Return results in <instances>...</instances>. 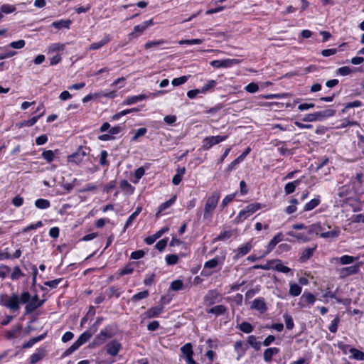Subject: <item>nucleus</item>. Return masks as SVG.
<instances>
[{"instance_id":"obj_8","label":"nucleus","mask_w":364,"mask_h":364,"mask_svg":"<svg viewBox=\"0 0 364 364\" xmlns=\"http://www.w3.org/2000/svg\"><path fill=\"white\" fill-rule=\"evenodd\" d=\"M43 303V301L39 300L38 295L36 294L33 296H31L29 303L27 304L25 307L26 313L29 314L34 311L36 309L40 307Z\"/></svg>"},{"instance_id":"obj_32","label":"nucleus","mask_w":364,"mask_h":364,"mask_svg":"<svg viewBox=\"0 0 364 364\" xmlns=\"http://www.w3.org/2000/svg\"><path fill=\"white\" fill-rule=\"evenodd\" d=\"M338 259L340 261L341 264L345 265L353 263L358 259V257H354L350 255H343L340 258H338Z\"/></svg>"},{"instance_id":"obj_31","label":"nucleus","mask_w":364,"mask_h":364,"mask_svg":"<svg viewBox=\"0 0 364 364\" xmlns=\"http://www.w3.org/2000/svg\"><path fill=\"white\" fill-rule=\"evenodd\" d=\"M277 259H272L268 260L266 264H256L252 267L253 269H261L264 270H269L273 269L274 266L272 264H274L276 263Z\"/></svg>"},{"instance_id":"obj_2","label":"nucleus","mask_w":364,"mask_h":364,"mask_svg":"<svg viewBox=\"0 0 364 364\" xmlns=\"http://www.w3.org/2000/svg\"><path fill=\"white\" fill-rule=\"evenodd\" d=\"M0 304L14 312L18 311L20 309L18 296L16 294H13L11 296L1 295L0 297Z\"/></svg>"},{"instance_id":"obj_14","label":"nucleus","mask_w":364,"mask_h":364,"mask_svg":"<svg viewBox=\"0 0 364 364\" xmlns=\"http://www.w3.org/2000/svg\"><path fill=\"white\" fill-rule=\"evenodd\" d=\"M279 351L280 350L276 347L267 348L263 353L264 360L266 363H270L272 360V357L277 355Z\"/></svg>"},{"instance_id":"obj_7","label":"nucleus","mask_w":364,"mask_h":364,"mask_svg":"<svg viewBox=\"0 0 364 364\" xmlns=\"http://www.w3.org/2000/svg\"><path fill=\"white\" fill-rule=\"evenodd\" d=\"M87 151H89V149L87 147H79L75 153L68 156V161L76 164L80 163L82 158L87 154Z\"/></svg>"},{"instance_id":"obj_33","label":"nucleus","mask_w":364,"mask_h":364,"mask_svg":"<svg viewBox=\"0 0 364 364\" xmlns=\"http://www.w3.org/2000/svg\"><path fill=\"white\" fill-rule=\"evenodd\" d=\"M356 68H351L348 66H343L341 67L337 70V74L342 75V76H346L348 75H350V73L355 72Z\"/></svg>"},{"instance_id":"obj_45","label":"nucleus","mask_w":364,"mask_h":364,"mask_svg":"<svg viewBox=\"0 0 364 364\" xmlns=\"http://www.w3.org/2000/svg\"><path fill=\"white\" fill-rule=\"evenodd\" d=\"M24 276V274L21 272V269L19 268V267L18 266H16L14 267V269H13V272L11 274V279L12 280H17L19 278H21V277H23Z\"/></svg>"},{"instance_id":"obj_61","label":"nucleus","mask_w":364,"mask_h":364,"mask_svg":"<svg viewBox=\"0 0 364 364\" xmlns=\"http://www.w3.org/2000/svg\"><path fill=\"white\" fill-rule=\"evenodd\" d=\"M26 42L24 40H18L17 41L11 42L9 46L14 49H21L25 46Z\"/></svg>"},{"instance_id":"obj_43","label":"nucleus","mask_w":364,"mask_h":364,"mask_svg":"<svg viewBox=\"0 0 364 364\" xmlns=\"http://www.w3.org/2000/svg\"><path fill=\"white\" fill-rule=\"evenodd\" d=\"M149 296V291L148 290H144V291H140L136 294H134L132 297V301L133 302H136L141 299H145L146 298L147 296Z\"/></svg>"},{"instance_id":"obj_15","label":"nucleus","mask_w":364,"mask_h":364,"mask_svg":"<svg viewBox=\"0 0 364 364\" xmlns=\"http://www.w3.org/2000/svg\"><path fill=\"white\" fill-rule=\"evenodd\" d=\"M46 354V350L45 348H41L37 349V350L33 353L30 357V363L31 364H35L37 362L40 361L43 359Z\"/></svg>"},{"instance_id":"obj_4","label":"nucleus","mask_w":364,"mask_h":364,"mask_svg":"<svg viewBox=\"0 0 364 364\" xmlns=\"http://www.w3.org/2000/svg\"><path fill=\"white\" fill-rule=\"evenodd\" d=\"M228 138L227 135L225 136H207L203 140L202 149L203 150H208L213 146L218 144Z\"/></svg>"},{"instance_id":"obj_9","label":"nucleus","mask_w":364,"mask_h":364,"mask_svg":"<svg viewBox=\"0 0 364 364\" xmlns=\"http://www.w3.org/2000/svg\"><path fill=\"white\" fill-rule=\"evenodd\" d=\"M164 297H162L161 299V304L160 305L155 307H151L146 311L145 315L146 318H151L156 317L164 311Z\"/></svg>"},{"instance_id":"obj_6","label":"nucleus","mask_w":364,"mask_h":364,"mask_svg":"<svg viewBox=\"0 0 364 364\" xmlns=\"http://www.w3.org/2000/svg\"><path fill=\"white\" fill-rule=\"evenodd\" d=\"M221 294L216 290H210L204 296V301L207 305H213L222 301Z\"/></svg>"},{"instance_id":"obj_41","label":"nucleus","mask_w":364,"mask_h":364,"mask_svg":"<svg viewBox=\"0 0 364 364\" xmlns=\"http://www.w3.org/2000/svg\"><path fill=\"white\" fill-rule=\"evenodd\" d=\"M283 317L284 319L286 328L289 330H291L294 326L292 316L288 314H284L283 315Z\"/></svg>"},{"instance_id":"obj_63","label":"nucleus","mask_w":364,"mask_h":364,"mask_svg":"<svg viewBox=\"0 0 364 364\" xmlns=\"http://www.w3.org/2000/svg\"><path fill=\"white\" fill-rule=\"evenodd\" d=\"M245 89L250 93H255L258 91L259 87L256 83L251 82L248 84Z\"/></svg>"},{"instance_id":"obj_1","label":"nucleus","mask_w":364,"mask_h":364,"mask_svg":"<svg viewBox=\"0 0 364 364\" xmlns=\"http://www.w3.org/2000/svg\"><path fill=\"white\" fill-rule=\"evenodd\" d=\"M220 193L218 192H213L206 200L205 207H204V213H203V218L207 220H210L213 210L217 207L220 199Z\"/></svg>"},{"instance_id":"obj_53","label":"nucleus","mask_w":364,"mask_h":364,"mask_svg":"<svg viewBox=\"0 0 364 364\" xmlns=\"http://www.w3.org/2000/svg\"><path fill=\"white\" fill-rule=\"evenodd\" d=\"M54 156L55 154L51 150H46L42 153V157L48 163H50L53 161Z\"/></svg>"},{"instance_id":"obj_12","label":"nucleus","mask_w":364,"mask_h":364,"mask_svg":"<svg viewBox=\"0 0 364 364\" xmlns=\"http://www.w3.org/2000/svg\"><path fill=\"white\" fill-rule=\"evenodd\" d=\"M335 113L336 111L334 109H327L323 111L313 113V116L315 118L314 121H321L323 119L333 116Z\"/></svg>"},{"instance_id":"obj_22","label":"nucleus","mask_w":364,"mask_h":364,"mask_svg":"<svg viewBox=\"0 0 364 364\" xmlns=\"http://www.w3.org/2000/svg\"><path fill=\"white\" fill-rule=\"evenodd\" d=\"M181 351L183 353L184 358L193 357V350L191 343H186L181 348Z\"/></svg>"},{"instance_id":"obj_34","label":"nucleus","mask_w":364,"mask_h":364,"mask_svg":"<svg viewBox=\"0 0 364 364\" xmlns=\"http://www.w3.org/2000/svg\"><path fill=\"white\" fill-rule=\"evenodd\" d=\"M319 203H320V199L318 198H314L304 205V210H305V211L311 210L314 208L318 206Z\"/></svg>"},{"instance_id":"obj_42","label":"nucleus","mask_w":364,"mask_h":364,"mask_svg":"<svg viewBox=\"0 0 364 364\" xmlns=\"http://www.w3.org/2000/svg\"><path fill=\"white\" fill-rule=\"evenodd\" d=\"M352 357L358 360H364V353L355 348L350 350Z\"/></svg>"},{"instance_id":"obj_56","label":"nucleus","mask_w":364,"mask_h":364,"mask_svg":"<svg viewBox=\"0 0 364 364\" xmlns=\"http://www.w3.org/2000/svg\"><path fill=\"white\" fill-rule=\"evenodd\" d=\"M289 236L295 237L298 240H302L304 242H306L309 240V238L304 233H295L294 232H289L287 233Z\"/></svg>"},{"instance_id":"obj_44","label":"nucleus","mask_w":364,"mask_h":364,"mask_svg":"<svg viewBox=\"0 0 364 364\" xmlns=\"http://www.w3.org/2000/svg\"><path fill=\"white\" fill-rule=\"evenodd\" d=\"M291 205L287 206L285 209V211L288 214H291L296 212V205L298 204V200L296 198H292L290 200Z\"/></svg>"},{"instance_id":"obj_13","label":"nucleus","mask_w":364,"mask_h":364,"mask_svg":"<svg viewBox=\"0 0 364 364\" xmlns=\"http://www.w3.org/2000/svg\"><path fill=\"white\" fill-rule=\"evenodd\" d=\"M121 348V344L117 341H112L106 346L107 353L112 356H115Z\"/></svg>"},{"instance_id":"obj_16","label":"nucleus","mask_w":364,"mask_h":364,"mask_svg":"<svg viewBox=\"0 0 364 364\" xmlns=\"http://www.w3.org/2000/svg\"><path fill=\"white\" fill-rule=\"evenodd\" d=\"M283 240V234L282 232L277 233L269 242L267 246V252L265 255L269 253L275 246L281 241Z\"/></svg>"},{"instance_id":"obj_23","label":"nucleus","mask_w":364,"mask_h":364,"mask_svg":"<svg viewBox=\"0 0 364 364\" xmlns=\"http://www.w3.org/2000/svg\"><path fill=\"white\" fill-rule=\"evenodd\" d=\"M227 311V308L223 305H217L208 310V313L220 316L224 314Z\"/></svg>"},{"instance_id":"obj_57","label":"nucleus","mask_w":364,"mask_h":364,"mask_svg":"<svg viewBox=\"0 0 364 364\" xmlns=\"http://www.w3.org/2000/svg\"><path fill=\"white\" fill-rule=\"evenodd\" d=\"M339 321L340 318L338 316L331 321V325L328 327V329L331 333H336L337 331Z\"/></svg>"},{"instance_id":"obj_5","label":"nucleus","mask_w":364,"mask_h":364,"mask_svg":"<svg viewBox=\"0 0 364 364\" xmlns=\"http://www.w3.org/2000/svg\"><path fill=\"white\" fill-rule=\"evenodd\" d=\"M239 59L215 60L210 62V65L215 68H229L240 63Z\"/></svg>"},{"instance_id":"obj_58","label":"nucleus","mask_w":364,"mask_h":364,"mask_svg":"<svg viewBox=\"0 0 364 364\" xmlns=\"http://www.w3.org/2000/svg\"><path fill=\"white\" fill-rule=\"evenodd\" d=\"M1 11L5 14H11L16 10V7L14 5L4 4L0 8Z\"/></svg>"},{"instance_id":"obj_49","label":"nucleus","mask_w":364,"mask_h":364,"mask_svg":"<svg viewBox=\"0 0 364 364\" xmlns=\"http://www.w3.org/2000/svg\"><path fill=\"white\" fill-rule=\"evenodd\" d=\"M44 114V111L42 112L38 116H34L32 118L28 119V120H26L23 122V124L25 125V126H27V127H31L33 125H34L36 122L38 121V119Z\"/></svg>"},{"instance_id":"obj_19","label":"nucleus","mask_w":364,"mask_h":364,"mask_svg":"<svg viewBox=\"0 0 364 364\" xmlns=\"http://www.w3.org/2000/svg\"><path fill=\"white\" fill-rule=\"evenodd\" d=\"M250 151V148L247 147L242 154H240L229 165V169H232L237 164L242 162L245 159V158L249 154Z\"/></svg>"},{"instance_id":"obj_25","label":"nucleus","mask_w":364,"mask_h":364,"mask_svg":"<svg viewBox=\"0 0 364 364\" xmlns=\"http://www.w3.org/2000/svg\"><path fill=\"white\" fill-rule=\"evenodd\" d=\"M273 269L285 274H287L291 272V269L282 264L281 260L279 259H277L276 263H274Z\"/></svg>"},{"instance_id":"obj_64","label":"nucleus","mask_w":364,"mask_h":364,"mask_svg":"<svg viewBox=\"0 0 364 364\" xmlns=\"http://www.w3.org/2000/svg\"><path fill=\"white\" fill-rule=\"evenodd\" d=\"M218 264V259L213 258L212 259L207 261L204 264V267L208 268V269H213V268H215Z\"/></svg>"},{"instance_id":"obj_55","label":"nucleus","mask_w":364,"mask_h":364,"mask_svg":"<svg viewBox=\"0 0 364 364\" xmlns=\"http://www.w3.org/2000/svg\"><path fill=\"white\" fill-rule=\"evenodd\" d=\"M31 299V294L28 291H23L18 297L19 304H28Z\"/></svg>"},{"instance_id":"obj_38","label":"nucleus","mask_w":364,"mask_h":364,"mask_svg":"<svg viewBox=\"0 0 364 364\" xmlns=\"http://www.w3.org/2000/svg\"><path fill=\"white\" fill-rule=\"evenodd\" d=\"M50 202L48 200L40 198L36 200L35 205L40 209H46L50 207Z\"/></svg>"},{"instance_id":"obj_20","label":"nucleus","mask_w":364,"mask_h":364,"mask_svg":"<svg viewBox=\"0 0 364 364\" xmlns=\"http://www.w3.org/2000/svg\"><path fill=\"white\" fill-rule=\"evenodd\" d=\"M300 180H295L287 183L284 186V192L287 195L291 194L295 191L296 188L300 184Z\"/></svg>"},{"instance_id":"obj_47","label":"nucleus","mask_w":364,"mask_h":364,"mask_svg":"<svg viewBox=\"0 0 364 364\" xmlns=\"http://www.w3.org/2000/svg\"><path fill=\"white\" fill-rule=\"evenodd\" d=\"M315 225V230H316V235H320L321 232H324L325 230H326L327 228H330V226L328 224L323 223L321 224V223H314Z\"/></svg>"},{"instance_id":"obj_21","label":"nucleus","mask_w":364,"mask_h":364,"mask_svg":"<svg viewBox=\"0 0 364 364\" xmlns=\"http://www.w3.org/2000/svg\"><path fill=\"white\" fill-rule=\"evenodd\" d=\"M340 235V230L338 227H336L332 230L324 231V232H321L320 234V237L323 238H333L337 237Z\"/></svg>"},{"instance_id":"obj_36","label":"nucleus","mask_w":364,"mask_h":364,"mask_svg":"<svg viewBox=\"0 0 364 364\" xmlns=\"http://www.w3.org/2000/svg\"><path fill=\"white\" fill-rule=\"evenodd\" d=\"M301 292V287L297 284H290L289 294L293 296H299Z\"/></svg>"},{"instance_id":"obj_51","label":"nucleus","mask_w":364,"mask_h":364,"mask_svg":"<svg viewBox=\"0 0 364 364\" xmlns=\"http://www.w3.org/2000/svg\"><path fill=\"white\" fill-rule=\"evenodd\" d=\"M217 82L214 80H209L205 85H204L201 90L202 93H205L207 91L213 89L216 85Z\"/></svg>"},{"instance_id":"obj_60","label":"nucleus","mask_w":364,"mask_h":364,"mask_svg":"<svg viewBox=\"0 0 364 364\" xmlns=\"http://www.w3.org/2000/svg\"><path fill=\"white\" fill-rule=\"evenodd\" d=\"M232 236V232L229 230H225L221 232L216 237L217 240H225L229 239Z\"/></svg>"},{"instance_id":"obj_27","label":"nucleus","mask_w":364,"mask_h":364,"mask_svg":"<svg viewBox=\"0 0 364 364\" xmlns=\"http://www.w3.org/2000/svg\"><path fill=\"white\" fill-rule=\"evenodd\" d=\"M70 24H71L70 20H60V21L53 22L52 26H53L55 28H57V29H60L62 28H69Z\"/></svg>"},{"instance_id":"obj_29","label":"nucleus","mask_w":364,"mask_h":364,"mask_svg":"<svg viewBox=\"0 0 364 364\" xmlns=\"http://www.w3.org/2000/svg\"><path fill=\"white\" fill-rule=\"evenodd\" d=\"M252 246L251 243L247 242L245 245L239 247L237 249V254L236 255L237 257H239L240 256H244L247 255L252 249Z\"/></svg>"},{"instance_id":"obj_50","label":"nucleus","mask_w":364,"mask_h":364,"mask_svg":"<svg viewBox=\"0 0 364 364\" xmlns=\"http://www.w3.org/2000/svg\"><path fill=\"white\" fill-rule=\"evenodd\" d=\"M301 299H304L306 303L311 305L314 304L316 301V298L314 294L306 292L303 294Z\"/></svg>"},{"instance_id":"obj_48","label":"nucleus","mask_w":364,"mask_h":364,"mask_svg":"<svg viewBox=\"0 0 364 364\" xmlns=\"http://www.w3.org/2000/svg\"><path fill=\"white\" fill-rule=\"evenodd\" d=\"M80 346L76 341H75L63 353V356H68L77 350Z\"/></svg>"},{"instance_id":"obj_46","label":"nucleus","mask_w":364,"mask_h":364,"mask_svg":"<svg viewBox=\"0 0 364 364\" xmlns=\"http://www.w3.org/2000/svg\"><path fill=\"white\" fill-rule=\"evenodd\" d=\"M239 328L240 331L246 333H250L253 331L252 326L250 323L246 321L241 323L239 326Z\"/></svg>"},{"instance_id":"obj_40","label":"nucleus","mask_w":364,"mask_h":364,"mask_svg":"<svg viewBox=\"0 0 364 364\" xmlns=\"http://www.w3.org/2000/svg\"><path fill=\"white\" fill-rule=\"evenodd\" d=\"M165 43H166V41L164 40V39H161V40H159V41H148V42H146L145 43L144 48L145 49H149V48H151L153 47H156V46H159L164 45Z\"/></svg>"},{"instance_id":"obj_11","label":"nucleus","mask_w":364,"mask_h":364,"mask_svg":"<svg viewBox=\"0 0 364 364\" xmlns=\"http://www.w3.org/2000/svg\"><path fill=\"white\" fill-rule=\"evenodd\" d=\"M360 265L355 264L339 269L340 277L344 278L349 275L357 274L359 272Z\"/></svg>"},{"instance_id":"obj_37","label":"nucleus","mask_w":364,"mask_h":364,"mask_svg":"<svg viewBox=\"0 0 364 364\" xmlns=\"http://www.w3.org/2000/svg\"><path fill=\"white\" fill-rule=\"evenodd\" d=\"M315 250H316V247H312V248L305 249L303 251L301 256V261L304 262V261L309 259L313 255Z\"/></svg>"},{"instance_id":"obj_35","label":"nucleus","mask_w":364,"mask_h":364,"mask_svg":"<svg viewBox=\"0 0 364 364\" xmlns=\"http://www.w3.org/2000/svg\"><path fill=\"white\" fill-rule=\"evenodd\" d=\"M92 335L91 333L88 331H85L79 336L77 340H76L75 341L77 343H79V345L81 346L82 344L86 343L92 337Z\"/></svg>"},{"instance_id":"obj_28","label":"nucleus","mask_w":364,"mask_h":364,"mask_svg":"<svg viewBox=\"0 0 364 364\" xmlns=\"http://www.w3.org/2000/svg\"><path fill=\"white\" fill-rule=\"evenodd\" d=\"M145 31L144 27L142 24L135 26L134 31L129 34V38L131 40L133 38H136L140 36Z\"/></svg>"},{"instance_id":"obj_26","label":"nucleus","mask_w":364,"mask_h":364,"mask_svg":"<svg viewBox=\"0 0 364 364\" xmlns=\"http://www.w3.org/2000/svg\"><path fill=\"white\" fill-rule=\"evenodd\" d=\"M186 168L184 167L180 168L177 169V173L173 176L172 178V183L174 185H178L181 180H182V176L185 173Z\"/></svg>"},{"instance_id":"obj_62","label":"nucleus","mask_w":364,"mask_h":364,"mask_svg":"<svg viewBox=\"0 0 364 364\" xmlns=\"http://www.w3.org/2000/svg\"><path fill=\"white\" fill-rule=\"evenodd\" d=\"M11 272V268L7 265H3L0 267V277L4 279L6 277L8 274Z\"/></svg>"},{"instance_id":"obj_3","label":"nucleus","mask_w":364,"mask_h":364,"mask_svg":"<svg viewBox=\"0 0 364 364\" xmlns=\"http://www.w3.org/2000/svg\"><path fill=\"white\" fill-rule=\"evenodd\" d=\"M264 205H262L259 203H252L246 206L243 210H240L235 221L236 223H241L255 213L257 210L261 209L264 207Z\"/></svg>"},{"instance_id":"obj_54","label":"nucleus","mask_w":364,"mask_h":364,"mask_svg":"<svg viewBox=\"0 0 364 364\" xmlns=\"http://www.w3.org/2000/svg\"><path fill=\"white\" fill-rule=\"evenodd\" d=\"M203 43V40L202 39H198V38H196V39H191V40H181L178 41V43L180 45H183V44H186V45H194V44H200Z\"/></svg>"},{"instance_id":"obj_18","label":"nucleus","mask_w":364,"mask_h":364,"mask_svg":"<svg viewBox=\"0 0 364 364\" xmlns=\"http://www.w3.org/2000/svg\"><path fill=\"white\" fill-rule=\"evenodd\" d=\"M146 98H147V96L146 95H139L129 97L122 102V105H130L134 104L139 101L145 100Z\"/></svg>"},{"instance_id":"obj_30","label":"nucleus","mask_w":364,"mask_h":364,"mask_svg":"<svg viewBox=\"0 0 364 364\" xmlns=\"http://www.w3.org/2000/svg\"><path fill=\"white\" fill-rule=\"evenodd\" d=\"M120 188L129 194H132L134 192V187H133L127 181L122 180L120 181L119 184Z\"/></svg>"},{"instance_id":"obj_52","label":"nucleus","mask_w":364,"mask_h":364,"mask_svg":"<svg viewBox=\"0 0 364 364\" xmlns=\"http://www.w3.org/2000/svg\"><path fill=\"white\" fill-rule=\"evenodd\" d=\"M188 80V76H181L180 77L174 78L171 81V84L173 86H179L181 85L184 84Z\"/></svg>"},{"instance_id":"obj_24","label":"nucleus","mask_w":364,"mask_h":364,"mask_svg":"<svg viewBox=\"0 0 364 364\" xmlns=\"http://www.w3.org/2000/svg\"><path fill=\"white\" fill-rule=\"evenodd\" d=\"M176 196H173L168 200L161 204L159 207V210H158V212L156 213V215L158 216L162 211H164V210H166V208H168L171 205H172L173 204V203L176 201Z\"/></svg>"},{"instance_id":"obj_17","label":"nucleus","mask_w":364,"mask_h":364,"mask_svg":"<svg viewBox=\"0 0 364 364\" xmlns=\"http://www.w3.org/2000/svg\"><path fill=\"white\" fill-rule=\"evenodd\" d=\"M110 41V37L109 35H106L104 38L99 42L92 43L87 50H98L101 48L102 46L106 45Z\"/></svg>"},{"instance_id":"obj_39","label":"nucleus","mask_w":364,"mask_h":364,"mask_svg":"<svg viewBox=\"0 0 364 364\" xmlns=\"http://www.w3.org/2000/svg\"><path fill=\"white\" fill-rule=\"evenodd\" d=\"M247 343L256 350H259L261 348V343L257 341L256 337L255 336H250L247 338Z\"/></svg>"},{"instance_id":"obj_10","label":"nucleus","mask_w":364,"mask_h":364,"mask_svg":"<svg viewBox=\"0 0 364 364\" xmlns=\"http://www.w3.org/2000/svg\"><path fill=\"white\" fill-rule=\"evenodd\" d=\"M250 308L257 310L260 313H264L267 310V307L264 298H257L252 301Z\"/></svg>"},{"instance_id":"obj_59","label":"nucleus","mask_w":364,"mask_h":364,"mask_svg":"<svg viewBox=\"0 0 364 364\" xmlns=\"http://www.w3.org/2000/svg\"><path fill=\"white\" fill-rule=\"evenodd\" d=\"M178 257L176 255H168L166 257V262L168 265H173L178 262Z\"/></svg>"}]
</instances>
